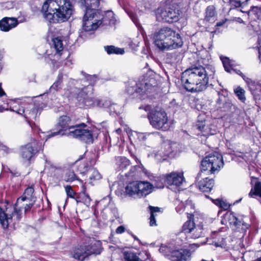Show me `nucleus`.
I'll list each match as a JSON object with an SVG mask.
<instances>
[{"label": "nucleus", "mask_w": 261, "mask_h": 261, "mask_svg": "<svg viewBox=\"0 0 261 261\" xmlns=\"http://www.w3.org/2000/svg\"><path fill=\"white\" fill-rule=\"evenodd\" d=\"M215 67L211 65L195 66L182 72L181 81L184 88L191 92H199L205 90L209 79L214 78Z\"/></svg>", "instance_id": "f257e3e1"}, {"label": "nucleus", "mask_w": 261, "mask_h": 261, "mask_svg": "<svg viewBox=\"0 0 261 261\" xmlns=\"http://www.w3.org/2000/svg\"><path fill=\"white\" fill-rule=\"evenodd\" d=\"M44 18L50 23L67 21L72 12V6L69 0H47L42 6Z\"/></svg>", "instance_id": "f03ea898"}, {"label": "nucleus", "mask_w": 261, "mask_h": 261, "mask_svg": "<svg viewBox=\"0 0 261 261\" xmlns=\"http://www.w3.org/2000/svg\"><path fill=\"white\" fill-rule=\"evenodd\" d=\"M155 45L162 50H172L182 46L180 35L168 27L160 29L154 36Z\"/></svg>", "instance_id": "7ed1b4c3"}, {"label": "nucleus", "mask_w": 261, "mask_h": 261, "mask_svg": "<svg viewBox=\"0 0 261 261\" xmlns=\"http://www.w3.org/2000/svg\"><path fill=\"white\" fill-rule=\"evenodd\" d=\"M103 249L102 243L100 241L90 238L88 242L73 248L70 255L78 260L84 261L92 255L100 254Z\"/></svg>", "instance_id": "20e7f679"}, {"label": "nucleus", "mask_w": 261, "mask_h": 261, "mask_svg": "<svg viewBox=\"0 0 261 261\" xmlns=\"http://www.w3.org/2000/svg\"><path fill=\"white\" fill-rule=\"evenodd\" d=\"M221 60L226 71L229 73L234 72L242 77L255 100L261 99V81H256L252 80L246 76L240 70L234 69L233 68V64L228 58H222Z\"/></svg>", "instance_id": "39448f33"}, {"label": "nucleus", "mask_w": 261, "mask_h": 261, "mask_svg": "<svg viewBox=\"0 0 261 261\" xmlns=\"http://www.w3.org/2000/svg\"><path fill=\"white\" fill-rule=\"evenodd\" d=\"M77 100L80 105L87 108L96 106L109 110L112 102L108 99H96L93 96V88L92 86H88L82 89L78 93Z\"/></svg>", "instance_id": "423d86ee"}, {"label": "nucleus", "mask_w": 261, "mask_h": 261, "mask_svg": "<svg viewBox=\"0 0 261 261\" xmlns=\"http://www.w3.org/2000/svg\"><path fill=\"white\" fill-rule=\"evenodd\" d=\"M201 171L198 173L196 179L198 180L205 174H215L223 166V158L218 152H214L206 156L201 163Z\"/></svg>", "instance_id": "0eeeda50"}, {"label": "nucleus", "mask_w": 261, "mask_h": 261, "mask_svg": "<svg viewBox=\"0 0 261 261\" xmlns=\"http://www.w3.org/2000/svg\"><path fill=\"white\" fill-rule=\"evenodd\" d=\"M153 188V185L149 182L133 181L129 182L125 187V193L130 197L140 198L151 193Z\"/></svg>", "instance_id": "6e6552de"}, {"label": "nucleus", "mask_w": 261, "mask_h": 261, "mask_svg": "<svg viewBox=\"0 0 261 261\" xmlns=\"http://www.w3.org/2000/svg\"><path fill=\"white\" fill-rule=\"evenodd\" d=\"M81 7L85 12L83 18V28L89 27L93 24L91 21L95 15L100 11L98 9L100 0H77Z\"/></svg>", "instance_id": "1a4fd4ad"}, {"label": "nucleus", "mask_w": 261, "mask_h": 261, "mask_svg": "<svg viewBox=\"0 0 261 261\" xmlns=\"http://www.w3.org/2000/svg\"><path fill=\"white\" fill-rule=\"evenodd\" d=\"M155 79V74L152 71H149L146 74L140 82V84H136V87L132 86L127 88V92L129 94H133L135 92L140 95L143 93L150 92V91L156 85Z\"/></svg>", "instance_id": "9d476101"}, {"label": "nucleus", "mask_w": 261, "mask_h": 261, "mask_svg": "<svg viewBox=\"0 0 261 261\" xmlns=\"http://www.w3.org/2000/svg\"><path fill=\"white\" fill-rule=\"evenodd\" d=\"M191 217L192 216L189 220L185 222L181 231L178 234L179 239L184 238L185 236H186L184 240H181L182 242L185 241L187 238L196 239L203 236L202 226L200 224H196Z\"/></svg>", "instance_id": "9b49d317"}, {"label": "nucleus", "mask_w": 261, "mask_h": 261, "mask_svg": "<svg viewBox=\"0 0 261 261\" xmlns=\"http://www.w3.org/2000/svg\"><path fill=\"white\" fill-rule=\"evenodd\" d=\"M23 204L16 205V203L13 208V211L9 214V208L6 211L0 207V224L4 228H7L9 225L14 222L15 223L21 218L22 208Z\"/></svg>", "instance_id": "f8f14e48"}, {"label": "nucleus", "mask_w": 261, "mask_h": 261, "mask_svg": "<svg viewBox=\"0 0 261 261\" xmlns=\"http://www.w3.org/2000/svg\"><path fill=\"white\" fill-rule=\"evenodd\" d=\"M151 126L157 129L168 130L170 128L166 113L162 110H155L147 114Z\"/></svg>", "instance_id": "ddd939ff"}, {"label": "nucleus", "mask_w": 261, "mask_h": 261, "mask_svg": "<svg viewBox=\"0 0 261 261\" xmlns=\"http://www.w3.org/2000/svg\"><path fill=\"white\" fill-rule=\"evenodd\" d=\"M91 21L93 24L90 25L89 27L84 28V30L87 32L94 31L97 29L100 25L114 24L115 23L114 14L112 11L101 12L100 11Z\"/></svg>", "instance_id": "4468645a"}, {"label": "nucleus", "mask_w": 261, "mask_h": 261, "mask_svg": "<svg viewBox=\"0 0 261 261\" xmlns=\"http://www.w3.org/2000/svg\"><path fill=\"white\" fill-rule=\"evenodd\" d=\"M179 16L180 11L173 3L171 5H167L164 8H161L158 10V19L161 18L168 22L177 21Z\"/></svg>", "instance_id": "2eb2a0df"}, {"label": "nucleus", "mask_w": 261, "mask_h": 261, "mask_svg": "<svg viewBox=\"0 0 261 261\" xmlns=\"http://www.w3.org/2000/svg\"><path fill=\"white\" fill-rule=\"evenodd\" d=\"M82 126L85 127L86 125L84 123L76 125V128L65 135L71 138H78L86 143H92L93 138L91 131L82 128Z\"/></svg>", "instance_id": "dca6fc26"}, {"label": "nucleus", "mask_w": 261, "mask_h": 261, "mask_svg": "<svg viewBox=\"0 0 261 261\" xmlns=\"http://www.w3.org/2000/svg\"><path fill=\"white\" fill-rule=\"evenodd\" d=\"M38 142L33 141L21 146L20 148V154L23 162L30 163L35 154L38 152Z\"/></svg>", "instance_id": "f3484780"}, {"label": "nucleus", "mask_w": 261, "mask_h": 261, "mask_svg": "<svg viewBox=\"0 0 261 261\" xmlns=\"http://www.w3.org/2000/svg\"><path fill=\"white\" fill-rule=\"evenodd\" d=\"M58 125V127L60 128V129L57 132L51 133L47 135V139L60 134L63 135L67 133H62L63 131L69 130V132H70L76 128V125H73L70 117L66 115L62 116L59 118Z\"/></svg>", "instance_id": "a211bd4d"}, {"label": "nucleus", "mask_w": 261, "mask_h": 261, "mask_svg": "<svg viewBox=\"0 0 261 261\" xmlns=\"http://www.w3.org/2000/svg\"><path fill=\"white\" fill-rule=\"evenodd\" d=\"M165 182L170 186H180L185 181L183 172H172L165 176Z\"/></svg>", "instance_id": "6ab92c4d"}, {"label": "nucleus", "mask_w": 261, "mask_h": 261, "mask_svg": "<svg viewBox=\"0 0 261 261\" xmlns=\"http://www.w3.org/2000/svg\"><path fill=\"white\" fill-rule=\"evenodd\" d=\"M205 117V116L204 114L199 115L198 116L197 123L195 126L196 128L201 132L202 135L204 136L215 134L216 130L210 127L208 125H206Z\"/></svg>", "instance_id": "aec40b11"}, {"label": "nucleus", "mask_w": 261, "mask_h": 261, "mask_svg": "<svg viewBox=\"0 0 261 261\" xmlns=\"http://www.w3.org/2000/svg\"><path fill=\"white\" fill-rule=\"evenodd\" d=\"M172 261H190L191 253L187 249H180L172 251L171 255Z\"/></svg>", "instance_id": "412c9836"}, {"label": "nucleus", "mask_w": 261, "mask_h": 261, "mask_svg": "<svg viewBox=\"0 0 261 261\" xmlns=\"http://www.w3.org/2000/svg\"><path fill=\"white\" fill-rule=\"evenodd\" d=\"M221 223L223 224H227L228 223L230 226H233L239 228L242 225H244L245 223L241 220H239L234 215L231 213H226L222 220Z\"/></svg>", "instance_id": "4be33fe9"}, {"label": "nucleus", "mask_w": 261, "mask_h": 261, "mask_svg": "<svg viewBox=\"0 0 261 261\" xmlns=\"http://www.w3.org/2000/svg\"><path fill=\"white\" fill-rule=\"evenodd\" d=\"M34 190L32 187L27 188L23 195L17 199L16 205L21 204V203L24 201H29L30 202H35L36 197L34 195Z\"/></svg>", "instance_id": "5701e85b"}, {"label": "nucleus", "mask_w": 261, "mask_h": 261, "mask_svg": "<svg viewBox=\"0 0 261 261\" xmlns=\"http://www.w3.org/2000/svg\"><path fill=\"white\" fill-rule=\"evenodd\" d=\"M214 185V180L213 178L208 177L203 178L198 181V186L199 190L203 192H208L211 191Z\"/></svg>", "instance_id": "b1692460"}, {"label": "nucleus", "mask_w": 261, "mask_h": 261, "mask_svg": "<svg viewBox=\"0 0 261 261\" xmlns=\"http://www.w3.org/2000/svg\"><path fill=\"white\" fill-rule=\"evenodd\" d=\"M8 104L11 111L16 112L20 115H22L24 113L25 110L23 107L20 106L19 99L11 100Z\"/></svg>", "instance_id": "393cba45"}, {"label": "nucleus", "mask_w": 261, "mask_h": 261, "mask_svg": "<svg viewBox=\"0 0 261 261\" xmlns=\"http://www.w3.org/2000/svg\"><path fill=\"white\" fill-rule=\"evenodd\" d=\"M62 178L63 180L66 182L71 183L74 181L77 180L81 184L83 183V181L79 179L73 170L71 169L66 170Z\"/></svg>", "instance_id": "a878e982"}, {"label": "nucleus", "mask_w": 261, "mask_h": 261, "mask_svg": "<svg viewBox=\"0 0 261 261\" xmlns=\"http://www.w3.org/2000/svg\"><path fill=\"white\" fill-rule=\"evenodd\" d=\"M41 111V109L35 106L30 110H27L25 111L24 117L28 120H36L37 116L40 115Z\"/></svg>", "instance_id": "bb28decb"}, {"label": "nucleus", "mask_w": 261, "mask_h": 261, "mask_svg": "<svg viewBox=\"0 0 261 261\" xmlns=\"http://www.w3.org/2000/svg\"><path fill=\"white\" fill-rule=\"evenodd\" d=\"M216 20V12L214 6L207 7L205 12V20L211 23L214 22Z\"/></svg>", "instance_id": "cd10ccee"}, {"label": "nucleus", "mask_w": 261, "mask_h": 261, "mask_svg": "<svg viewBox=\"0 0 261 261\" xmlns=\"http://www.w3.org/2000/svg\"><path fill=\"white\" fill-rule=\"evenodd\" d=\"M104 48L105 50L107 51L109 55H123L124 53V50L123 48L117 47L113 45L105 46Z\"/></svg>", "instance_id": "c85d7f7f"}, {"label": "nucleus", "mask_w": 261, "mask_h": 261, "mask_svg": "<svg viewBox=\"0 0 261 261\" xmlns=\"http://www.w3.org/2000/svg\"><path fill=\"white\" fill-rule=\"evenodd\" d=\"M63 82V74L60 73L57 77V80L50 87L49 90L51 92H55L58 91L59 89L62 88Z\"/></svg>", "instance_id": "c756f323"}, {"label": "nucleus", "mask_w": 261, "mask_h": 261, "mask_svg": "<svg viewBox=\"0 0 261 261\" xmlns=\"http://www.w3.org/2000/svg\"><path fill=\"white\" fill-rule=\"evenodd\" d=\"M149 208L150 211V225L151 226L156 225V221L155 219L156 216V213L160 212V208L149 206Z\"/></svg>", "instance_id": "7c9ffc66"}, {"label": "nucleus", "mask_w": 261, "mask_h": 261, "mask_svg": "<svg viewBox=\"0 0 261 261\" xmlns=\"http://www.w3.org/2000/svg\"><path fill=\"white\" fill-rule=\"evenodd\" d=\"M123 257L125 261H143L137 255L136 253L132 251H124Z\"/></svg>", "instance_id": "2f4dec72"}, {"label": "nucleus", "mask_w": 261, "mask_h": 261, "mask_svg": "<svg viewBox=\"0 0 261 261\" xmlns=\"http://www.w3.org/2000/svg\"><path fill=\"white\" fill-rule=\"evenodd\" d=\"M229 2L232 7L244 10L247 6L248 0H229Z\"/></svg>", "instance_id": "473e14b6"}, {"label": "nucleus", "mask_w": 261, "mask_h": 261, "mask_svg": "<svg viewBox=\"0 0 261 261\" xmlns=\"http://www.w3.org/2000/svg\"><path fill=\"white\" fill-rule=\"evenodd\" d=\"M116 160L121 170H123L130 165L129 161L125 157L118 156Z\"/></svg>", "instance_id": "72a5a7b5"}, {"label": "nucleus", "mask_w": 261, "mask_h": 261, "mask_svg": "<svg viewBox=\"0 0 261 261\" xmlns=\"http://www.w3.org/2000/svg\"><path fill=\"white\" fill-rule=\"evenodd\" d=\"M82 73L83 74V75L85 76V80L89 82V84L88 85V86H92V88H93V85L96 81V79H97L96 76L94 75H89V74H86V73H83V72H82ZM87 86H88V85H87ZM86 87H87V86H85L84 87H83L82 88L78 89L77 91L76 92L77 93V95L81 91V90L82 89Z\"/></svg>", "instance_id": "f704fd0d"}, {"label": "nucleus", "mask_w": 261, "mask_h": 261, "mask_svg": "<svg viewBox=\"0 0 261 261\" xmlns=\"http://www.w3.org/2000/svg\"><path fill=\"white\" fill-rule=\"evenodd\" d=\"M53 45L57 53H60L63 49L62 40L59 37L53 39Z\"/></svg>", "instance_id": "c9c22d12"}, {"label": "nucleus", "mask_w": 261, "mask_h": 261, "mask_svg": "<svg viewBox=\"0 0 261 261\" xmlns=\"http://www.w3.org/2000/svg\"><path fill=\"white\" fill-rule=\"evenodd\" d=\"M90 173L89 179L91 182L99 180L102 178L101 174L95 168L91 169Z\"/></svg>", "instance_id": "e433bc0d"}, {"label": "nucleus", "mask_w": 261, "mask_h": 261, "mask_svg": "<svg viewBox=\"0 0 261 261\" xmlns=\"http://www.w3.org/2000/svg\"><path fill=\"white\" fill-rule=\"evenodd\" d=\"M191 0H173L172 3L180 9H186L189 7Z\"/></svg>", "instance_id": "4c0bfd02"}, {"label": "nucleus", "mask_w": 261, "mask_h": 261, "mask_svg": "<svg viewBox=\"0 0 261 261\" xmlns=\"http://www.w3.org/2000/svg\"><path fill=\"white\" fill-rule=\"evenodd\" d=\"M234 92L239 100L242 102H245L246 97L245 95V91L241 87H238L234 89Z\"/></svg>", "instance_id": "58836bf2"}, {"label": "nucleus", "mask_w": 261, "mask_h": 261, "mask_svg": "<svg viewBox=\"0 0 261 261\" xmlns=\"http://www.w3.org/2000/svg\"><path fill=\"white\" fill-rule=\"evenodd\" d=\"M241 12L243 13H247L249 16H251L254 15L256 16L259 15V13H260V10L257 7H252L251 9L249 10H240Z\"/></svg>", "instance_id": "ea45409f"}, {"label": "nucleus", "mask_w": 261, "mask_h": 261, "mask_svg": "<svg viewBox=\"0 0 261 261\" xmlns=\"http://www.w3.org/2000/svg\"><path fill=\"white\" fill-rule=\"evenodd\" d=\"M11 29L9 21L7 20V17L3 18L0 21V30L2 31L8 32Z\"/></svg>", "instance_id": "a19ab883"}, {"label": "nucleus", "mask_w": 261, "mask_h": 261, "mask_svg": "<svg viewBox=\"0 0 261 261\" xmlns=\"http://www.w3.org/2000/svg\"><path fill=\"white\" fill-rule=\"evenodd\" d=\"M213 203L216 204V205L219 206L220 208H223L225 210H226L229 208V205L226 203V202L220 199H212Z\"/></svg>", "instance_id": "79ce46f5"}, {"label": "nucleus", "mask_w": 261, "mask_h": 261, "mask_svg": "<svg viewBox=\"0 0 261 261\" xmlns=\"http://www.w3.org/2000/svg\"><path fill=\"white\" fill-rule=\"evenodd\" d=\"M65 191L68 197L75 199V192L72 189V188L70 185L64 186Z\"/></svg>", "instance_id": "37998d69"}, {"label": "nucleus", "mask_w": 261, "mask_h": 261, "mask_svg": "<svg viewBox=\"0 0 261 261\" xmlns=\"http://www.w3.org/2000/svg\"><path fill=\"white\" fill-rule=\"evenodd\" d=\"M212 244L216 247H220L221 248H225L226 246L225 239L223 237H222L220 240L219 239L217 241H213Z\"/></svg>", "instance_id": "c03bdc74"}, {"label": "nucleus", "mask_w": 261, "mask_h": 261, "mask_svg": "<svg viewBox=\"0 0 261 261\" xmlns=\"http://www.w3.org/2000/svg\"><path fill=\"white\" fill-rule=\"evenodd\" d=\"M120 108V106L117 104L112 103L110 106L108 111L111 114L112 113H117L119 112Z\"/></svg>", "instance_id": "a18cd8bd"}, {"label": "nucleus", "mask_w": 261, "mask_h": 261, "mask_svg": "<svg viewBox=\"0 0 261 261\" xmlns=\"http://www.w3.org/2000/svg\"><path fill=\"white\" fill-rule=\"evenodd\" d=\"M82 200L84 203L87 206H89L90 204L91 199L88 194H86L84 191L83 193Z\"/></svg>", "instance_id": "49530a36"}, {"label": "nucleus", "mask_w": 261, "mask_h": 261, "mask_svg": "<svg viewBox=\"0 0 261 261\" xmlns=\"http://www.w3.org/2000/svg\"><path fill=\"white\" fill-rule=\"evenodd\" d=\"M160 252L164 254L165 256H170L171 255V252L172 251H171L170 249L168 247L166 246H162L161 248L159 249Z\"/></svg>", "instance_id": "de8ad7c7"}, {"label": "nucleus", "mask_w": 261, "mask_h": 261, "mask_svg": "<svg viewBox=\"0 0 261 261\" xmlns=\"http://www.w3.org/2000/svg\"><path fill=\"white\" fill-rule=\"evenodd\" d=\"M7 20L9 21L10 28L13 29L17 26L18 24L17 19L14 17H7Z\"/></svg>", "instance_id": "09e8293b"}, {"label": "nucleus", "mask_w": 261, "mask_h": 261, "mask_svg": "<svg viewBox=\"0 0 261 261\" xmlns=\"http://www.w3.org/2000/svg\"><path fill=\"white\" fill-rule=\"evenodd\" d=\"M176 143H173L171 144V142H168L164 144L165 147L167 149V150L166 151L165 154L167 155H169L171 154V147H172L173 146H176ZM174 150L172 149L171 152H174Z\"/></svg>", "instance_id": "8fccbe9b"}, {"label": "nucleus", "mask_w": 261, "mask_h": 261, "mask_svg": "<svg viewBox=\"0 0 261 261\" xmlns=\"http://www.w3.org/2000/svg\"><path fill=\"white\" fill-rule=\"evenodd\" d=\"M35 202H30L29 203H26L24 207V212L26 213L29 211L34 205Z\"/></svg>", "instance_id": "3c124183"}, {"label": "nucleus", "mask_w": 261, "mask_h": 261, "mask_svg": "<svg viewBox=\"0 0 261 261\" xmlns=\"http://www.w3.org/2000/svg\"><path fill=\"white\" fill-rule=\"evenodd\" d=\"M125 227L122 226H119L117 227V228L116 229V232L117 234H121L123 233L125 231Z\"/></svg>", "instance_id": "603ef678"}, {"label": "nucleus", "mask_w": 261, "mask_h": 261, "mask_svg": "<svg viewBox=\"0 0 261 261\" xmlns=\"http://www.w3.org/2000/svg\"><path fill=\"white\" fill-rule=\"evenodd\" d=\"M258 58L261 61V37L258 39Z\"/></svg>", "instance_id": "864d4df0"}, {"label": "nucleus", "mask_w": 261, "mask_h": 261, "mask_svg": "<svg viewBox=\"0 0 261 261\" xmlns=\"http://www.w3.org/2000/svg\"><path fill=\"white\" fill-rule=\"evenodd\" d=\"M139 109L144 110L145 111L148 112L151 110V107L149 105L142 106L139 107Z\"/></svg>", "instance_id": "5fc2aeb1"}, {"label": "nucleus", "mask_w": 261, "mask_h": 261, "mask_svg": "<svg viewBox=\"0 0 261 261\" xmlns=\"http://www.w3.org/2000/svg\"><path fill=\"white\" fill-rule=\"evenodd\" d=\"M176 211L179 214H181L184 211V207L183 206V204H182L181 205H178L176 208Z\"/></svg>", "instance_id": "6e6d98bb"}, {"label": "nucleus", "mask_w": 261, "mask_h": 261, "mask_svg": "<svg viewBox=\"0 0 261 261\" xmlns=\"http://www.w3.org/2000/svg\"><path fill=\"white\" fill-rule=\"evenodd\" d=\"M132 237L135 240L138 241L139 243H140V240L136 236L132 234Z\"/></svg>", "instance_id": "4d7b16f0"}, {"label": "nucleus", "mask_w": 261, "mask_h": 261, "mask_svg": "<svg viewBox=\"0 0 261 261\" xmlns=\"http://www.w3.org/2000/svg\"><path fill=\"white\" fill-rule=\"evenodd\" d=\"M140 136L142 137L143 140L145 139V136L143 134H140Z\"/></svg>", "instance_id": "13d9d810"}, {"label": "nucleus", "mask_w": 261, "mask_h": 261, "mask_svg": "<svg viewBox=\"0 0 261 261\" xmlns=\"http://www.w3.org/2000/svg\"><path fill=\"white\" fill-rule=\"evenodd\" d=\"M223 22H218L217 23V26H221L223 24Z\"/></svg>", "instance_id": "bf43d9fd"}, {"label": "nucleus", "mask_w": 261, "mask_h": 261, "mask_svg": "<svg viewBox=\"0 0 261 261\" xmlns=\"http://www.w3.org/2000/svg\"><path fill=\"white\" fill-rule=\"evenodd\" d=\"M130 17L132 18V19L134 22V23H136V20H135V18L133 17V16H130Z\"/></svg>", "instance_id": "052dcab7"}, {"label": "nucleus", "mask_w": 261, "mask_h": 261, "mask_svg": "<svg viewBox=\"0 0 261 261\" xmlns=\"http://www.w3.org/2000/svg\"><path fill=\"white\" fill-rule=\"evenodd\" d=\"M238 19H239V22H240L241 23H242L243 22V20L241 18H238Z\"/></svg>", "instance_id": "680f3d73"}, {"label": "nucleus", "mask_w": 261, "mask_h": 261, "mask_svg": "<svg viewBox=\"0 0 261 261\" xmlns=\"http://www.w3.org/2000/svg\"><path fill=\"white\" fill-rule=\"evenodd\" d=\"M134 158H135V160H136V161L137 162L138 161L139 162H140V161L138 159V158H137V157L135 156V157H134Z\"/></svg>", "instance_id": "e2e57ef3"}, {"label": "nucleus", "mask_w": 261, "mask_h": 261, "mask_svg": "<svg viewBox=\"0 0 261 261\" xmlns=\"http://www.w3.org/2000/svg\"><path fill=\"white\" fill-rule=\"evenodd\" d=\"M159 179V177H155V179H154L155 181H157Z\"/></svg>", "instance_id": "0e129e2a"}, {"label": "nucleus", "mask_w": 261, "mask_h": 261, "mask_svg": "<svg viewBox=\"0 0 261 261\" xmlns=\"http://www.w3.org/2000/svg\"><path fill=\"white\" fill-rule=\"evenodd\" d=\"M110 248H114V247H113V246H111V247H110Z\"/></svg>", "instance_id": "69168bd1"}, {"label": "nucleus", "mask_w": 261, "mask_h": 261, "mask_svg": "<svg viewBox=\"0 0 261 261\" xmlns=\"http://www.w3.org/2000/svg\"><path fill=\"white\" fill-rule=\"evenodd\" d=\"M217 236H220V235H219V233H218L217 234Z\"/></svg>", "instance_id": "338daca9"}, {"label": "nucleus", "mask_w": 261, "mask_h": 261, "mask_svg": "<svg viewBox=\"0 0 261 261\" xmlns=\"http://www.w3.org/2000/svg\"><path fill=\"white\" fill-rule=\"evenodd\" d=\"M82 159V157H80V158L79 159V160H81Z\"/></svg>", "instance_id": "774afa93"}]
</instances>
